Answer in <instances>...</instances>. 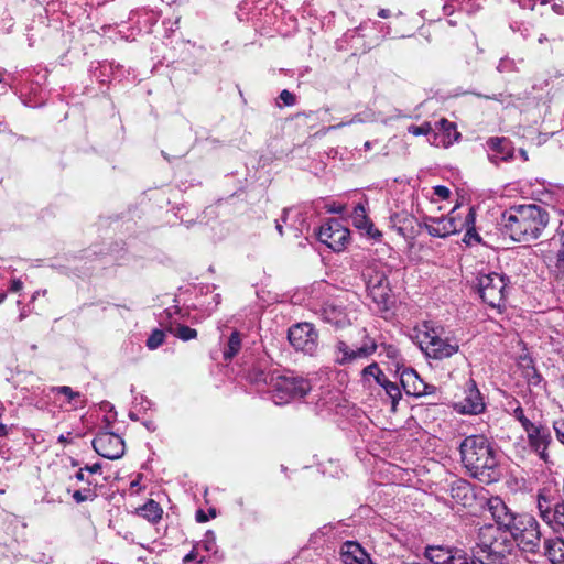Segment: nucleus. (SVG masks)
<instances>
[{"label": "nucleus", "instance_id": "nucleus-1", "mask_svg": "<svg viewBox=\"0 0 564 564\" xmlns=\"http://www.w3.org/2000/svg\"><path fill=\"white\" fill-rule=\"evenodd\" d=\"M550 215L538 204L513 205L501 214L500 226L505 235L517 242H531L542 236Z\"/></svg>", "mask_w": 564, "mask_h": 564}, {"label": "nucleus", "instance_id": "nucleus-2", "mask_svg": "<svg viewBox=\"0 0 564 564\" xmlns=\"http://www.w3.org/2000/svg\"><path fill=\"white\" fill-rule=\"evenodd\" d=\"M463 466L473 478L492 482L499 478L497 451L485 435L466 436L459 444Z\"/></svg>", "mask_w": 564, "mask_h": 564}, {"label": "nucleus", "instance_id": "nucleus-3", "mask_svg": "<svg viewBox=\"0 0 564 564\" xmlns=\"http://www.w3.org/2000/svg\"><path fill=\"white\" fill-rule=\"evenodd\" d=\"M513 550L512 542L506 536H497V529L492 524L479 529L478 542L468 554V562L474 564H507L508 555Z\"/></svg>", "mask_w": 564, "mask_h": 564}, {"label": "nucleus", "instance_id": "nucleus-4", "mask_svg": "<svg viewBox=\"0 0 564 564\" xmlns=\"http://www.w3.org/2000/svg\"><path fill=\"white\" fill-rule=\"evenodd\" d=\"M507 533L511 535L512 545L516 544L521 552L534 555L540 553L542 533L534 516L519 513Z\"/></svg>", "mask_w": 564, "mask_h": 564}, {"label": "nucleus", "instance_id": "nucleus-5", "mask_svg": "<svg viewBox=\"0 0 564 564\" xmlns=\"http://www.w3.org/2000/svg\"><path fill=\"white\" fill-rule=\"evenodd\" d=\"M368 296L379 312H388L393 305V296L387 272L378 264L366 268L362 273Z\"/></svg>", "mask_w": 564, "mask_h": 564}, {"label": "nucleus", "instance_id": "nucleus-6", "mask_svg": "<svg viewBox=\"0 0 564 564\" xmlns=\"http://www.w3.org/2000/svg\"><path fill=\"white\" fill-rule=\"evenodd\" d=\"M509 284V276L499 272H479L476 278L480 299L494 308H500L505 304Z\"/></svg>", "mask_w": 564, "mask_h": 564}, {"label": "nucleus", "instance_id": "nucleus-7", "mask_svg": "<svg viewBox=\"0 0 564 564\" xmlns=\"http://www.w3.org/2000/svg\"><path fill=\"white\" fill-rule=\"evenodd\" d=\"M311 389L310 380L304 377L294 375L279 376L272 384L271 399L276 405H283L293 400L304 398Z\"/></svg>", "mask_w": 564, "mask_h": 564}, {"label": "nucleus", "instance_id": "nucleus-8", "mask_svg": "<svg viewBox=\"0 0 564 564\" xmlns=\"http://www.w3.org/2000/svg\"><path fill=\"white\" fill-rule=\"evenodd\" d=\"M463 220L454 207L446 216H424L419 227L424 228L431 237L446 238L464 230Z\"/></svg>", "mask_w": 564, "mask_h": 564}, {"label": "nucleus", "instance_id": "nucleus-9", "mask_svg": "<svg viewBox=\"0 0 564 564\" xmlns=\"http://www.w3.org/2000/svg\"><path fill=\"white\" fill-rule=\"evenodd\" d=\"M288 339L291 346L305 355L313 356L318 348V334L311 323H299L289 328Z\"/></svg>", "mask_w": 564, "mask_h": 564}, {"label": "nucleus", "instance_id": "nucleus-10", "mask_svg": "<svg viewBox=\"0 0 564 564\" xmlns=\"http://www.w3.org/2000/svg\"><path fill=\"white\" fill-rule=\"evenodd\" d=\"M318 240L335 252L346 248L350 239V231L337 219L324 223L317 232Z\"/></svg>", "mask_w": 564, "mask_h": 564}, {"label": "nucleus", "instance_id": "nucleus-11", "mask_svg": "<svg viewBox=\"0 0 564 564\" xmlns=\"http://www.w3.org/2000/svg\"><path fill=\"white\" fill-rule=\"evenodd\" d=\"M455 412L464 415H477L486 410L484 397L477 388L476 381L469 378L464 386V397L453 403Z\"/></svg>", "mask_w": 564, "mask_h": 564}, {"label": "nucleus", "instance_id": "nucleus-12", "mask_svg": "<svg viewBox=\"0 0 564 564\" xmlns=\"http://www.w3.org/2000/svg\"><path fill=\"white\" fill-rule=\"evenodd\" d=\"M91 443L95 452L105 458L115 460L124 455L126 446L123 440L112 432H98Z\"/></svg>", "mask_w": 564, "mask_h": 564}, {"label": "nucleus", "instance_id": "nucleus-13", "mask_svg": "<svg viewBox=\"0 0 564 564\" xmlns=\"http://www.w3.org/2000/svg\"><path fill=\"white\" fill-rule=\"evenodd\" d=\"M378 348L375 339L365 335L360 347L352 349L345 341L339 340L335 346V362L338 365H348L357 359L368 358L373 355Z\"/></svg>", "mask_w": 564, "mask_h": 564}, {"label": "nucleus", "instance_id": "nucleus-14", "mask_svg": "<svg viewBox=\"0 0 564 564\" xmlns=\"http://www.w3.org/2000/svg\"><path fill=\"white\" fill-rule=\"evenodd\" d=\"M425 556L433 564H474L468 562V553L462 549L432 545L425 549Z\"/></svg>", "mask_w": 564, "mask_h": 564}, {"label": "nucleus", "instance_id": "nucleus-15", "mask_svg": "<svg viewBox=\"0 0 564 564\" xmlns=\"http://www.w3.org/2000/svg\"><path fill=\"white\" fill-rule=\"evenodd\" d=\"M424 337L426 338L424 352L429 358L442 360L452 357L459 350V345L456 341L451 343L441 338L434 329L426 332Z\"/></svg>", "mask_w": 564, "mask_h": 564}, {"label": "nucleus", "instance_id": "nucleus-16", "mask_svg": "<svg viewBox=\"0 0 564 564\" xmlns=\"http://www.w3.org/2000/svg\"><path fill=\"white\" fill-rule=\"evenodd\" d=\"M530 448L539 456L540 459L547 462V448L552 443V434L546 425L532 424L525 430Z\"/></svg>", "mask_w": 564, "mask_h": 564}, {"label": "nucleus", "instance_id": "nucleus-17", "mask_svg": "<svg viewBox=\"0 0 564 564\" xmlns=\"http://www.w3.org/2000/svg\"><path fill=\"white\" fill-rule=\"evenodd\" d=\"M487 506L497 524L496 527L494 525V528L497 529V535L499 533H507V530L518 519L519 513L512 512L498 496L489 498Z\"/></svg>", "mask_w": 564, "mask_h": 564}, {"label": "nucleus", "instance_id": "nucleus-18", "mask_svg": "<svg viewBox=\"0 0 564 564\" xmlns=\"http://www.w3.org/2000/svg\"><path fill=\"white\" fill-rule=\"evenodd\" d=\"M488 159L498 164L502 161H509L513 158L514 148L512 142L505 137H491L486 141Z\"/></svg>", "mask_w": 564, "mask_h": 564}, {"label": "nucleus", "instance_id": "nucleus-19", "mask_svg": "<svg viewBox=\"0 0 564 564\" xmlns=\"http://www.w3.org/2000/svg\"><path fill=\"white\" fill-rule=\"evenodd\" d=\"M391 227L403 238L413 239L416 236L415 217L406 212L394 213L390 216Z\"/></svg>", "mask_w": 564, "mask_h": 564}, {"label": "nucleus", "instance_id": "nucleus-20", "mask_svg": "<svg viewBox=\"0 0 564 564\" xmlns=\"http://www.w3.org/2000/svg\"><path fill=\"white\" fill-rule=\"evenodd\" d=\"M451 497L463 507L473 506L476 500L474 486L466 479H455L449 488Z\"/></svg>", "mask_w": 564, "mask_h": 564}, {"label": "nucleus", "instance_id": "nucleus-21", "mask_svg": "<svg viewBox=\"0 0 564 564\" xmlns=\"http://www.w3.org/2000/svg\"><path fill=\"white\" fill-rule=\"evenodd\" d=\"M323 322L334 326L335 328H344L350 324L348 315L341 305L334 303H325L319 312Z\"/></svg>", "mask_w": 564, "mask_h": 564}, {"label": "nucleus", "instance_id": "nucleus-22", "mask_svg": "<svg viewBox=\"0 0 564 564\" xmlns=\"http://www.w3.org/2000/svg\"><path fill=\"white\" fill-rule=\"evenodd\" d=\"M340 560L344 564H372L360 544L354 541H347L341 545Z\"/></svg>", "mask_w": 564, "mask_h": 564}, {"label": "nucleus", "instance_id": "nucleus-23", "mask_svg": "<svg viewBox=\"0 0 564 564\" xmlns=\"http://www.w3.org/2000/svg\"><path fill=\"white\" fill-rule=\"evenodd\" d=\"M400 382L408 395L420 397L423 380L413 368H404L400 373Z\"/></svg>", "mask_w": 564, "mask_h": 564}, {"label": "nucleus", "instance_id": "nucleus-24", "mask_svg": "<svg viewBox=\"0 0 564 564\" xmlns=\"http://www.w3.org/2000/svg\"><path fill=\"white\" fill-rule=\"evenodd\" d=\"M475 224L476 213L473 207H469L462 223V225H464V230L466 231L463 238V242L467 246H475L481 243V237L477 232Z\"/></svg>", "mask_w": 564, "mask_h": 564}, {"label": "nucleus", "instance_id": "nucleus-25", "mask_svg": "<svg viewBox=\"0 0 564 564\" xmlns=\"http://www.w3.org/2000/svg\"><path fill=\"white\" fill-rule=\"evenodd\" d=\"M520 366L522 367L523 377L527 379L529 386L538 387L542 383L543 378L535 368L533 359L531 357H521Z\"/></svg>", "mask_w": 564, "mask_h": 564}, {"label": "nucleus", "instance_id": "nucleus-26", "mask_svg": "<svg viewBox=\"0 0 564 564\" xmlns=\"http://www.w3.org/2000/svg\"><path fill=\"white\" fill-rule=\"evenodd\" d=\"M137 513L154 524L162 519L163 509L159 502L149 499L143 506L137 509Z\"/></svg>", "mask_w": 564, "mask_h": 564}, {"label": "nucleus", "instance_id": "nucleus-27", "mask_svg": "<svg viewBox=\"0 0 564 564\" xmlns=\"http://www.w3.org/2000/svg\"><path fill=\"white\" fill-rule=\"evenodd\" d=\"M241 349V336L240 333L235 330L228 338V341L224 348L223 356L225 360H231Z\"/></svg>", "mask_w": 564, "mask_h": 564}, {"label": "nucleus", "instance_id": "nucleus-28", "mask_svg": "<svg viewBox=\"0 0 564 564\" xmlns=\"http://www.w3.org/2000/svg\"><path fill=\"white\" fill-rule=\"evenodd\" d=\"M335 535V528L332 524H325L311 535L310 542L319 545L325 541L334 539Z\"/></svg>", "mask_w": 564, "mask_h": 564}, {"label": "nucleus", "instance_id": "nucleus-29", "mask_svg": "<svg viewBox=\"0 0 564 564\" xmlns=\"http://www.w3.org/2000/svg\"><path fill=\"white\" fill-rule=\"evenodd\" d=\"M167 330L183 341H187L197 337V330L186 325L178 324L175 328L171 326Z\"/></svg>", "mask_w": 564, "mask_h": 564}, {"label": "nucleus", "instance_id": "nucleus-30", "mask_svg": "<svg viewBox=\"0 0 564 564\" xmlns=\"http://www.w3.org/2000/svg\"><path fill=\"white\" fill-rule=\"evenodd\" d=\"M383 390L391 400L392 411L397 410V405L402 398L401 390L395 382L389 381L383 384Z\"/></svg>", "mask_w": 564, "mask_h": 564}, {"label": "nucleus", "instance_id": "nucleus-31", "mask_svg": "<svg viewBox=\"0 0 564 564\" xmlns=\"http://www.w3.org/2000/svg\"><path fill=\"white\" fill-rule=\"evenodd\" d=\"M354 225L359 228L366 230L368 225L372 224L371 220L366 216L365 207L361 204H358L354 209L352 216Z\"/></svg>", "mask_w": 564, "mask_h": 564}, {"label": "nucleus", "instance_id": "nucleus-32", "mask_svg": "<svg viewBox=\"0 0 564 564\" xmlns=\"http://www.w3.org/2000/svg\"><path fill=\"white\" fill-rule=\"evenodd\" d=\"M72 497L76 503H83L86 501H94L97 498V494L90 487H85L83 489L75 490L72 494Z\"/></svg>", "mask_w": 564, "mask_h": 564}, {"label": "nucleus", "instance_id": "nucleus-33", "mask_svg": "<svg viewBox=\"0 0 564 564\" xmlns=\"http://www.w3.org/2000/svg\"><path fill=\"white\" fill-rule=\"evenodd\" d=\"M564 542L563 539L544 540V555L547 556L551 561H554L556 554H560V549H562L557 543Z\"/></svg>", "mask_w": 564, "mask_h": 564}, {"label": "nucleus", "instance_id": "nucleus-34", "mask_svg": "<svg viewBox=\"0 0 564 564\" xmlns=\"http://www.w3.org/2000/svg\"><path fill=\"white\" fill-rule=\"evenodd\" d=\"M164 338H165L164 330L154 329L147 339V347L151 350H154L163 344Z\"/></svg>", "mask_w": 564, "mask_h": 564}, {"label": "nucleus", "instance_id": "nucleus-35", "mask_svg": "<svg viewBox=\"0 0 564 564\" xmlns=\"http://www.w3.org/2000/svg\"><path fill=\"white\" fill-rule=\"evenodd\" d=\"M52 391L56 394H63L67 398L68 402H73V401H76L77 399H79L82 395L79 392L77 391H74L70 387L68 386H59V387H54L52 389Z\"/></svg>", "mask_w": 564, "mask_h": 564}, {"label": "nucleus", "instance_id": "nucleus-36", "mask_svg": "<svg viewBox=\"0 0 564 564\" xmlns=\"http://www.w3.org/2000/svg\"><path fill=\"white\" fill-rule=\"evenodd\" d=\"M408 132L413 134V135H415V137L429 135L430 133L433 132V128H432L430 122H424L421 126L411 124L408 128Z\"/></svg>", "mask_w": 564, "mask_h": 564}, {"label": "nucleus", "instance_id": "nucleus-37", "mask_svg": "<svg viewBox=\"0 0 564 564\" xmlns=\"http://www.w3.org/2000/svg\"><path fill=\"white\" fill-rule=\"evenodd\" d=\"M512 416L521 424L524 431L533 424V422L525 416L524 410L521 405L513 409Z\"/></svg>", "mask_w": 564, "mask_h": 564}, {"label": "nucleus", "instance_id": "nucleus-38", "mask_svg": "<svg viewBox=\"0 0 564 564\" xmlns=\"http://www.w3.org/2000/svg\"><path fill=\"white\" fill-rule=\"evenodd\" d=\"M199 545L207 552H216V535L213 531H207Z\"/></svg>", "mask_w": 564, "mask_h": 564}, {"label": "nucleus", "instance_id": "nucleus-39", "mask_svg": "<svg viewBox=\"0 0 564 564\" xmlns=\"http://www.w3.org/2000/svg\"><path fill=\"white\" fill-rule=\"evenodd\" d=\"M556 236L561 243V248L556 253V260L564 261V213L562 214V219L560 220V225L556 230Z\"/></svg>", "mask_w": 564, "mask_h": 564}, {"label": "nucleus", "instance_id": "nucleus-40", "mask_svg": "<svg viewBox=\"0 0 564 564\" xmlns=\"http://www.w3.org/2000/svg\"><path fill=\"white\" fill-rule=\"evenodd\" d=\"M380 347H381L380 355H384L386 357H388L389 359H392V360L399 359L400 351L395 346L389 345V344H381Z\"/></svg>", "mask_w": 564, "mask_h": 564}, {"label": "nucleus", "instance_id": "nucleus-41", "mask_svg": "<svg viewBox=\"0 0 564 564\" xmlns=\"http://www.w3.org/2000/svg\"><path fill=\"white\" fill-rule=\"evenodd\" d=\"M279 99L282 101V104L286 107H292L296 102V97L293 93L289 91L288 89H283L280 95Z\"/></svg>", "mask_w": 564, "mask_h": 564}, {"label": "nucleus", "instance_id": "nucleus-42", "mask_svg": "<svg viewBox=\"0 0 564 564\" xmlns=\"http://www.w3.org/2000/svg\"><path fill=\"white\" fill-rule=\"evenodd\" d=\"M513 2H517L520 8L527 9V10H534L538 0H512ZM540 4H546L551 2V0H539Z\"/></svg>", "mask_w": 564, "mask_h": 564}, {"label": "nucleus", "instance_id": "nucleus-43", "mask_svg": "<svg viewBox=\"0 0 564 564\" xmlns=\"http://www.w3.org/2000/svg\"><path fill=\"white\" fill-rule=\"evenodd\" d=\"M554 521L564 528V503H556L553 511Z\"/></svg>", "mask_w": 564, "mask_h": 564}, {"label": "nucleus", "instance_id": "nucleus-44", "mask_svg": "<svg viewBox=\"0 0 564 564\" xmlns=\"http://www.w3.org/2000/svg\"><path fill=\"white\" fill-rule=\"evenodd\" d=\"M380 367L377 362H371L367 367H365L361 371L362 378L366 379L368 377H376L379 373Z\"/></svg>", "mask_w": 564, "mask_h": 564}, {"label": "nucleus", "instance_id": "nucleus-45", "mask_svg": "<svg viewBox=\"0 0 564 564\" xmlns=\"http://www.w3.org/2000/svg\"><path fill=\"white\" fill-rule=\"evenodd\" d=\"M514 68V63L513 61H511L510 58H501L499 61V64L497 65V70L499 73H503V72H511L513 70Z\"/></svg>", "mask_w": 564, "mask_h": 564}, {"label": "nucleus", "instance_id": "nucleus-46", "mask_svg": "<svg viewBox=\"0 0 564 564\" xmlns=\"http://www.w3.org/2000/svg\"><path fill=\"white\" fill-rule=\"evenodd\" d=\"M437 126L440 127V130H442L444 133H446L448 137L451 135V132L454 131L456 132V128H455V124L451 121H448L447 119H441L438 122H437Z\"/></svg>", "mask_w": 564, "mask_h": 564}, {"label": "nucleus", "instance_id": "nucleus-47", "mask_svg": "<svg viewBox=\"0 0 564 564\" xmlns=\"http://www.w3.org/2000/svg\"><path fill=\"white\" fill-rule=\"evenodd\" d=\"M510 29L513 32H519L523 39H527L529 36V28L524 23L513 22L510 24Z\"/></svg>", "mask_w": 564, "mask_h": 564}, {"label": "nucleus", "instance_id": "nucleus-48", "mask_svg": "<svg viewBox=\"0 0 564 564\" xmlns=\"http://www.w3.org/2000/svg\"><path fill=\"white\" fill-rule=\"evenodd\" d=\"M433 192H434V195H436L441 199H447L451 195L449 188L444 185L434 186Z\"/></svg>", "mask_w": 564, "mask_h": 564}, {"label": "nucleus", "instance_id": "nucleus-49", "mask_svg": "<svg viewBox=\"0 0 564 564\" xmlns=\"http://www.w3.org/2000/svg\"><path fill=\"white\" fill-rule=\"evenodd\" d=\"M557 440L564 444V420L555 421L553 423Z\"/></svg>", "mask_w": 564, "mask_h": 564}, {"label": "nucleus", "instance_id": "nucleus-50", "mask_svg": "<svg viewBox=\"0 0 564 564\" xmlns=\"http://www.w3.org/2000/svg\"><path fill=\"white\" fill-rule=\"evenodd\" d=\"M361 118H360V115H355L349 121L347 122H339L337 124H333V126H329L327 128V130H337V129H340L345 126H349V124H352V123H357V122H361Z\"/></svg>", "mask_w": 564, "mask_h": 564}, {"label": "nucleus", "instance_id": "nucleus-51", "mask_svg": "<svg viewBox=\"0 0 564 564\" xmlns=\"http://www.w3.org/2000/svg\"><path fill=\"white\" fill-rule=\"evenodd\" d=\"M553 273L556 280H564V261L556 260Z\"/></svg>", "mask_w": 564, "mask_h": 564}, {"label": "nucleus", "instance_id": "nucleus-52", "mask_svg": "<svg viewBox=\"0 0 564 564\" xmlns=\"http://www.w3.org/2000/svg\"><path fill=\"white\" fill-rule=\"evenodd\" d=\"M85 469L82 467L78 469V471L75 474V479L78 481H85L87 484V487H90L94 485V481L85 476Z\"/></svg>", "mask_w": 564, "mask_h": 564}, {"label": "nucleus", "instance_id": "nucleus-53", "mask_svg": "<svg viewBox=\"0 0 564 564\" xmlns=\"http://www.w3.org/2000/svg\"><path fill=\"white\" fill-rule=\"evenodd\" d=\"M366 234L375 240H379L382 236L381 232L373 226V224L368 225Z\"/></svg>", "mask_w": 564, "mask_h": 564}, {"label": "nucleus", "instance_id": "nucleus-54", "mask_svg": "<svg viewBox=\"0 0 564 564\" xmlns=\"http://www.w3.org/2000/svg\"><path fill=\"white\" fill-rule=\"evenodd\" d=\"M221 295L219 293L214 294L213 296V305L210 304L206 307L207 314L210 315L220 304Z\"/></svg>", "mask_w": 564, "mask_h": 564}, {"label": "nucleus", "instance_id": "nucleus-55", "mask_svg": "<svg viewBox=\"0 0 564 564\" xmlns=\"http://www.w3.org/2000/svg\"><path fill=\"white\" fill-rule=\"evenodd\" d=\"M422 388H423L424 391H420V397L431 395V394H434L436 392V387L435 386L429 384V383H426L424 381L422 383L421 389Z\"/></svg>", "mask_w": 564, "mask_h": 564}, {"label": "nucleus", "instance_id": "nucleus-56", "mask_svg": "<svg viewBox=\"0 0 564 564\" xmlns=\"http://www.w3.org/2000/svg\"><path fill=\"white\" fill-rule=\"evenodd\" d=\"M546 506H550L547 499L545 498L544 495L539 494L538 495V509H539V512L542 513V511L545 510Z\"/></svg>", "mask_w": 564, "mask_h": 564}, {"label": "nucleus", "instance_id": "nucleus-57", "mask_svg": "<svg viewBox=\"0 0 564 564\" xmlns=\"http://www.w3.org/2000/svg\"><path fill=\"white\" fill-rule=\"evenodd\" d=\"M540 516L547 523H551L554 520L553 512H552L550 506H546L545 510L542 511V513H540Z\"/></svg>", "mask_w": 564, "mask_h": 564}, {"label": "nucleus", "instance_id": "nucleus-58", "mask_svg": "<svg viewBox=\"0 0 564 564\" xmlns=\"http://www.w3.org/2000/svg\"><path fill=\"white\" fill-rule=\"evenodd\" d=\"M83 468L89 474H98L101 471V464L95 463L93 465H85Z\"/></svg>", "mask_w": 564, "mask_h": 564}, {"label": "nucleus", "instance_id": "nucleus-59", "mask_svg": "<svg viewBox=\"0 0 564 564\" xmlns=\"http://www.w3.org/2000/svg\"><path fill=\"white\" fill-rule=\"evenodd\" d=\"M375 381L380 386V387H383V384H386V382H389L390 380L387 378V376L383 373V371L380 369L379 370V373L376 375V377L373 378Z\"/></svg>", "mask_w": 564, "mask_h": 564}, {"label": "nucleus", "instance_id": "nucleus-60", "mask_svg": "<svg viewBox=\"0 0 564 564\" xmlns=\"http://www.w3.org/2000/svg\"><path fill=\"white\" fill-rule=\"evenodd\" d=\"M22 288H23V283H22V281H21L20 279H13V280L11 281V285H10V289H9V290H10L11 292H19V291H21V290H22Z\"/></svg>", "mask_w": 564, "mask_h": 564}, {"label": "nucleus", "instance_id": "nucleus-61", "mask_svg": "<svg viewBox=\"0 0 564 564\" xmlns=\"http://www.w3.org/2000/svg\"><path fill=\"white\" fill-rule=\"evenodd\" d=\"M195 519L197 522L203 523L209 520V517L204 512V510L198 509L195 514Z\"/></svg>", "mask_w": 564, "mask_h": 564}, {"label": "nucleus", "instance_id": "nucleus-62", "mask_svg": "<svg viewBox=\"0 0 564 564\" xmlns=\"http://www.w3.org/2000/svg\"><path fill=\"white\" fill-rule=\"evenodd\" d=\"M391 14L390 10L389 9H380L379 12H378V15L382 19H387L389 18Z\"/></svg>", "mask_w": 564, "mask_h": 564}, {"label": "nucleus", "instance_id": "nucleus-63", "mask_svg": "<svg viewBox=\"0 0 564 564\" xmlns=\"http://www.w3.org/2000/svg\"><path fill=\"white\" fill-rule=\"evenodd\" d=\"M443 10H444V13H445V14H451V13L453 12V8H452V6H449V4H445V6L443 7Z\"/></svg>", "mask_w": 564, "mask_h": 564}, {"label": "nucleus", "instance_id": "nucleus-64", "mask_svg": "<svg viewBox=\"0 0 564 564\" xmlns=\"http://www.w3.org/2000/svg\"><path fill=\"white\" fill-rule=\"evenodd\" d=\"M562 549H560V556L562 561L564 562V542L557 543Z\"/></svg>", "mask_w": 564, "mask_h": 564}]
</instances>
